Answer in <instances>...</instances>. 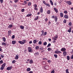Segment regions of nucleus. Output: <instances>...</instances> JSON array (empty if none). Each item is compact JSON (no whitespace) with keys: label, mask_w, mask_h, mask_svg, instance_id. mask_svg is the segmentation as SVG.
Returning <instances> with one entry per match:
<instances>
[{"label":"nucleus","mask_w":73,"mask_h":73,"mask_svg":"<svg viewBox=\"0 0 73 73\" xmlns=\"http://www.w3.org/2000/svg\"><path fill=\"white\" fill-rule=\"evenodd\" d=\"M60 50L62 51V52H65L66 50V49L65 48L63 47Z\"/></svg>","instance_id":"obj_6"},{"label":"nucleus","mask_w":73,"mask_h":73,"mask_svg":"<svg viewBox=\"0 0 73 73\" xmlns=\"http://www.w3.org/2000/svg\"><path fill=\"white\" fill-rule=\"evenodd\" d=\"M40 12L41 13H42V12H43V8H42V7H40Z\"/></svg>","instance_id":"obj_10"},{"label":"nucleus","mask_w":73,"mask_h":73,"mask_svg":"<svg viewBox=\"0 0 73 73\" xmlns=\"http://www.w3.org/2000/svg\"><path fill=\"white\" fill-rule=\"evenodd\" d=\"M6 65V64L4 63V64H3L2 65H1V66H2V67H3L4 68L5 67Z\"/></svg>","instance_id":"obj_28"},{"label":"nucleus","mask_w":73,"mask_h":73,"mask_svg":"<svg viewBox=\"0 0 73 73\" xmlns=\"http://www.w3.org/2000/svg\"><path fill=\"white\" fill-rule=\"evenodd\" d=\"M3 63V60H1L0 61V64H2Z\"/></svg>","instance_id":"obj_44"},{"label":"nucleus","mask_w":73,"mask_h":73,"mask_svg":"<svg viewBox=\"0 0 73 73\" xmlns=\"http://www.w3.org/2000/svg\"><path fill=\"white\" fill-rule=\"evenodd\" d=\"M47 34V32H44V33L43 35V36H45V35H46Z\"/></svg>","instance_id":"obj_49"},{"label":"nucleus","mask_w":73,"mask_h":73,"mask_svg":"<svg viewBox=\"0 0 73 73\" xmlns=\"http://www.w3.org/2000/svg\"><path fill=\"white\" fill-rule=\"evenodd\" d=\"M27 3L28 6H31L32 5V2H29Z\"/></svg>","instance_id":"obj_16"},{"label":"nucleus","mask_w":73,"mask_h":73,"mask_svg":"<svg viewBox=\"0 0 73 73\" xmlns=\"http://www.w3.org/2000/svg\"><path fill=\"white\" fill-rule=\"evenodd\" d=\"M47 49L48 51H50V50H52V48H48Z\"/></svg>","instance_id":"obj_37"},{"label":"nucleus","mask_w":73,"mask_h":73,"mask_svg":"<svg viewBox=\"0 0 73 73\" xmlns=\"http://www.w3.org/2000/svg\"><path fill=\"white\" fill-rule=\"evenodd\" d=\"M51 19H54L55 17V15H52L51 16Z\"/></svg>","instance_id":"obj_36"},{"label":"nucleus","mask_w":73,"mask_h":73,"mask_svg":"<svg viewBox=\"0 0 73 73\" xmlns=\"http://www.w3.org/2000/svg\"><path fill=\"white\" fill-rule=\"evenodd\" d=\"M54 10L55 11L56 13H58V10L56 8H54Z\"/></svg>","instance_id":"obj_15"},{"label":"nucleus","mask_w":73,"mask_h":73,"mask_svg":"<svg viewBox=\"0 0 73 73\" xmlns=\"http://www.w3.org/2000/svg\"><path fill=\"white\" fill-rule=\"evenodd\" d=\"M50 2L51 3V5H53V2L52 0H50Z\"/></svg>","instance_id":"obj_25"},{"label":"nucleus","mask_w":73,"mask_h":73,"mask_svg":"<svg viewBox=\"0 0 73 73\" xmlns=\"http://www.w3.org/2000/svg\"><path fill=\"white\" fill-rule=\"evenodd\" d=\"M64 17L65 19H68V18H69V17L68 16V15L65 14L64 15Z\"/></svg>","instance_id":"obj_14"},{"label":"nucleus","mask_w":73,"mask_h":73,"mask_svg":"<svg viewBox=\"0 0 73 73\" xmlns=\"http://www.w3.org/2000/svg\"><path fill=\"white\" fill-rule=\"evenodd\" d=\"M42 44V42H41V41H40L39 42H38V44Z\"/></svg>","instance_id":"obj_57"},{"label":"nucleus","mask_w":73,"mask_h":73,"mask_svg":"<svg viewBox=\"0 0 73 73\" xmlns=\"http://www.w3.org/2000/svg\"><path fill=\"white\" fill-rule=\"evenodd\" d=\"M38 54H39V53L38 52L35 53L34 54V55L35 56H37Z\"/></svg>","instance_id":"obj_17"},{"label":"nucleus","mask_w":73,"mask_h":73,"mask_svg":"<svg viewBox=\"0 0 73 73\" xmlns=\"http://www.w3.org/2000/svg\"><path fill=\"white\" fill-rule=\"evenodd\" d=\"M12 33V31L10 30L8 31V35L10 36L11 34Z\"/></svg>","instance_id":"obj_11"},{"label":"nucleus","mask_w":73,"mask_h":73,"mask_svg":"<svg viewBox=\"0 0 73 73\" xmlns=\"http://www.w3.org/2000/svg\"><path fill=\"white\" fill-rule=\"evenodd\" d=\"M16 62V60H14L12 61V63L13 64H15Z\"/></svg>","instance_id":"obj_42"},{"label":"nucleus","mask_w":73,"mask_h":73,"mask_svg":"<svg viewBox=\"0 0 73 73\" xmlns=\"http://www.w3.org/2000/svg\"><path fill=\"white\" fill-rule=\"evenodd\" d=\"M43 3H44V4L45 5H46V2H45V1H43Z\"/></svg>","instance_id":"obj_51"},{"label":"nucleus","mask_w":73,"mask_h":73,"mask_svg":"<svg viewBox=\"0 0 73 73\" xmlns=\"http://www.w3.org/2000/svg\"><path fill=\"white\" fill-rule=\"evenodd\" d=\"M3 42H5V41H6V38H5V37H3Z\"/></svg>","instance_id":"obj_19"},{"label":"nucleus","mask_w":73,"mask_h":73,"mask_svg":"<svg viewBox=\"0 0 73 73\" xmlns=\"http://www.w3.org/2000/svg\"><path fill=\"white\" fill-rule=\"evenodd\" d=\"M53 40H57V39L54 36L52 37Z\"/></svg>","instance_id":"obj_41"},{"label":"nucleus","mask_w":73,"mask_h":73,"mask_svg":"<svg viewBox=\"0 0 73 73\" xmlns=\"http://www.w3.org/2000/svg\"><path fill=\"white\" fill-rule=\"evenodd\" d=\"M21 12H24V11H25V9H21Z\"/></svg>","instance_id":"obj_52"},{"label":"nucleus","mask_w":73,"mask_h":73,"mask_svg":"<svg viewBox=\"0 0 73 73\" xmlns=\"http://www.w3.org/2000/svg\"><path fill=\"white\" fill-rule=\"evenodd\" d=\"M66 3H67L68 5H72V2L70 1H65Z\"/></svg>","instance_id":"obj_4"},{"label":"nucleus","mask_w":73,"mask_h":73,"mask_svg":"<svg viewBox=\"0 0 73 73\" xmlns=\"http://www.w3.org/2000/svg\"><path fill=\"white\" fill-rule=\"evenodd\" d=\"M69 69H67L66 70V73H69Z\"/></svg>","instance_id":"obj_32"},{"label":"nucleus","mask_w":73,"mask_h":73,"mask_svg":"<svg viewBox=\"0 0 73 73\" xmlns=\"http://www.w3.org/2000/svg\"><path fill=\"white\" fill-rule=\"evenodd\" d=\"M54 37H55V38L57 39V38L58 37V35H56L55 36H54Z\"/></svg>","instance_id":"obj_48"},{"label":"nucleus","mask_w":73,"mask_h":73,"mask_svg":"<svg viewBox=\"0 0 73 73\" xmlns=\"http://www.w3.org/2000/svg\"><path fill=\"white\" fill-rule=\"evenodd\" d=\"M2 45H7V44H6V43H5L4 42H3L2 43Z\"/></svg>","instance_id":"obj_31"},{"label":"nucleus","mask_w":73,"mask_h":73,"mask_svg":"<svg viewBox=\"0 0 73 73\" xmlns=\"http://www.w3.org/2000/svg\"><path fill=\"white\" fill-rule=\"evenodd\" d=\"M35 48L36 49H39V46H37L35 47Z\"/></svg>","instance_id":"obj_39"},{"label":"nucleus","mask_w":73,"mask_h":73,"mask_svg":"<svg viewBox=\"0 0 73 73\" xmlns=\"http://www.w3.org/2000/svg\"><path fill=\"white\" fill-rule=\"evenodd\" d=\"M24 4H28V3H27V2L25 1H24Z\"/></svg>","instance_id":"obj_47"},{"label":"nucleus","mask_w":73,"mask_h":73,"mask_svg":"<svg viewBox=\"0 0 73 73\" xmlns=\"http://www.w3.org/2000/svg\"><path fill=\"white\" fill-rule=\"evenodd\" d=\"M51 73H54V70H53L51 71Z\"/></svg>","instance_id":"obj_56"},{"label":"nucleus","mask_w":73,"mask_h":73,"mask_svg":"<svg viewBox=\"0 0 73 73\" xmlns=\"http://www.w3.org/2000/svg\"><path fill=\"white\" fill-rule=\"evenodd\" d=\"M4 67H3L1 66V67L0 68V69H1V70H3V69H4Z\"/></svg>","instance_id":"obj_45"},{"label":"nucleus","mask_w":73,"mask_h":73,"mask_svg":"<svg viewBox=\"0 0 73 73\" xmlns=\"http://www.w3.org/2000/svg\"><path fill=\"white\" fill-rule=\"evenodd\" d=\"M50 11L49 10H48L47 11V14H50Z\"/></svg>","instance_id":"obj_27"},{"label":"nucleus","mask_w":73,"mask_h":73,"mask_svg":"<svg viewBox=\"0 0 73 73\" xmlns=\"http://www.w3.org/2000/svg\"><path fill=\"white\" fill-rule=\"evenodd\" d=\"M19 55H16L15 57V59L17 60V59H19Z\"/></svg>","instance_id":"obj_13"},{"label":"nucleus","mask_w":73,"mask_h":73,"mask_svg":"<svg viewBox=\"0 0 73 73\" xmlns=\"http://www.w3.org/2000/svg\"><path fill=\"white\" fill-rule=\"evenodd\" d=\"M44 20L45 21H48V19L47 17H46V18Z\"/></svg>","instance_id":"obj_55"},{"label":"nucleus","mask_w":73,"mask_h":73,"mask_svg":"<svg viewBox=\"0 0 73 73\" xmlns=\"http://www.w3.org/2000/svg\"><path fill=\"white\" fill-rule=\"evenodd\" d=\"M67 54V53H66V51H64L63 52V56L65 57L66 56Z\"/></svg>","instance_id":"obj_9"},{"label":"nucleus","mask_w":73,"mask_h":73,"mask_svg":"<svg viewBox=\"0 0 73 73\" xmlns=\"http://www.w3.org/2000/svg\"><path fill=\"white\" fill-rule=\"evenodd\" d=\"M32 14H29L27 15L26 17H30L32 16Z\"/></svg>","instance_id":"obj_24"},{"label":"nucleus","mask_w":73,"mask_h":73,"mask_svg":"<svg viewBox=\"0 0 73 73\" xmlns=\"http://www.w3.org/2000/svg\"><path fill=\"white\" fill-rule=\"evenodd\" d=\"M0 2L2 4L3 2V0H0Z\"/></svg>","instance_id":"obj_60"},{"label":"nucleus","mask_w":73,"mask_h":73,"mask_svg":"<svg viewBox=\"0 0 73 73\" xmlns=\"http://www.w3.org/2000/svg\"><path fill=\"white\" fill-rule=\"evenodd\" d=\"M20 28L22 29H24V27L22 25H21L20 26Z\"/></svg>","instance_id":"obj_26"},{"label":"nucleus","mask_w":73,"mask_h":73,"mask_svg":"<svg viewBox=\"0 0 73 73\" xmlns=\"http://www.w3.org/2000/svg\"><path fill=\"white\" fill-rule=\"evenodd\" d=\"M12 27H13L12 25H10L8 26V27L9 28H11Z\"/></svg>","instance_id":"obj_18"},{"label":"nucleus","mask_w":73,"mask_h":73,"mask_svg":"<svg viewBox=\"0 0 73 73\" xmlns=\"http://www.w3.org/2000/svg\"><path fill=\"white\" fill-rule=\"evenodd\" d=\"M54 20L55 21V22H57V20H58V18H57V16H55V17L54 18Z\"/></svg>","instance_id":"obj_7"},{"label":"nucleus","mask_w":73,"mask_h":73,"mask_svg":"<svg viewBox=\"0 0 73 73\" xmlns=\"http://www.w3.org/2000/svg\"><path fill=\"white\" fill-rule=\"evenodd\" d=\"M70 59H73V54H72L70 58Z\"/></svg>","instance_id":"obj_61"},{"label":"nucleus","mask_w":73,"mask_h":73,"mask_svg":"<svg viewBox=\"0 0 73 73\" xmlns=\"http://www.w3.org/2000/svg\"><path fill=\"white\" fill-rule=\"evenodd\" d=\"M41 32H42V34L41 35V36H43L44 34V31L42 30L41 31Z\"/></svg>","instance_id":"obj_22"},{"label":"nucleus","mask_w":73,"mask_h":73,"mask_svg":"<svg viewBox=\"0 0 73 73\" xmlns=\"http://www.w3.org/2000/svg\"><path fill=\"white\" fill-rule=\"evenodd\" d=\"M38 16H37L36 17V18L34 19V20L35 21V20H38Z\"/></svg>","instance_id":"obj_33"},{"label":"nucleus","mask_w":73,"mask_h":73,"mask_svg":"<svg viewBox=\"0 0 73 73\" xmlns=\"http://www.w3.org/2000/svg\"><path fill=\"white\" fill-rule=\"evenodd\" d=\"M34 9L35 10H36V11H38V9L37 8V5L36 4H35L34 5Z\"/></svg>","instance_id":"obj_5"},{"label":"nucleus","mask_w":73,"mask_h":73,"mask_svg":"<svg viewBox=\"0 0 73 73\" xmlns=\"http://www.w3.org/2000/svg\"><path fill=\"white\" fill-rule=\"evenodd\" d=\"M51 45V44H50V43H49L47 46V47H49V46H50Z\"/></svg>","instance_id":"obj_50"},{"label":"nucleus","mask_w":73,"mask_h":73,"mask_svg":"<svg viewBox=\"0 0 73 73\" xmlns=\"http://www.w3.org/2000/svg\"><path fill=\"white\" fill-rule=\"evenodd\" d=\"M67 60H70V57L69 56H67Z\"/></svg>","instance_id":"obj_30"},{"label":"nucleus","mask_w":73,"mask_h":73,"mask_svg":"<svg viewBox=\"0 0 73 73\" xmlns=\"http://www.w3.org/2000/svg\"><path fill=\"white\" fill-rule=\"evenodd\" d=\"M60 16L61 17H64V13L62 12L60 13Z\"/></svg>","instance_id":"obj_12"},{"label":"nucleus","mask_w":73,"mask_h":73,"mask_svg":"<svg viewBox=\"0 0 73 73\" xmlns=\"http://www.w3.org/2000/svg\"><path fill=\"white\" fill-rule=\"evenodd\" d=\"M16 42V40H13L12 41V43L13 44H15Z\"/></svg>","instance_id":"obj_20"},{"label":"nucleus","mask_w":73,"mask_h":73,"mask_svg":"<svg viewBox=\"0 0 73 73\" xmlns=\"http://www.w3.org/2000/svg\"><path fill=\"white\" fill-rule=\"evenodd\" d=\"M1 58H4V56H3V55L2 54H1Z\"/></svg>","instance_id":"obj_58"},{"label":"nucleus","mask_w":73,"mask_h":73,"mask_svg":"<svg viewBox=\"0 0 73 73\" xmlns=\"http://www.w3.org/2000/svg\"><path fill=\"white\" fill-rule=\"evenodd\" d=\"M30 64H33V60H30Z\"/></svg>","instance_id":"obj_29"},{"label":"nucleus","mask_w":73,"mask_h":73,"mask_svg":"<svg viewBox=\"0 0 73 73\" xmlns=\"http://www.w3.org/2000/svg\"><path fill=\"white\" fill-rule=\"evenodd\" d=\"M18 42L21 45H23V44H24L25 43H26L27 40L25 39H23L22 40V41H19Z\"/></svg>","instance_id":"obj_1"},{"label":"nucleus","mask_w":73,"mask_h":73,"mask_svg":"<svg viewBox=\"0 0 73 73\" xmlns=\"http://www.w3.org/2000/svg\"><path fill=\"white\" fill-rule=\"evenodd\" d=\"M51 24V22H50V21H49L48 23V25H49V24Z\"/></svg>","instance_id":"obj_63"},{"label":"nucleus","mask_w":73,"mask_h":73,"mask_svg":"<svg viewBox=\"0 0 73 73\" xmlns=\"http://www.w3.org/2000/svg\"><path fill=\"white\" fill-rule=\"evenodd\" d=\"M29 52L30 53H32L33 52V50L32 49V48L31 47H29L27 48Z\"/></svg>","instance_id":"obj_2"},{"label":"nucleus","mask_w":73,"mask_h":73,"mask_svg":"<svg viewBox=\"0 0 73 73\" xmlns=\"http://www.w3.org/2000/svg\"><path fill=\"white\" fill-rule=\"evenodd\" d=\"M15 35H13L12 37V39H14V38H15Z\"/></svg>","instance_id":"obj_53"},{"label":"nucleus","mask_w":73,"mask_h":73,"mask_svg":"<svg viewBox=\"0 0 73 73\" xmlns=\"http://www.w3.org/2000/svg\"><path fill=\"white\" fill-rule=\"evenodd\" d=\"M18 1H19V0H15L14 2L15 3H17Z\"/></svg>","instance_id":"obj_59"},{"label":"nucleus","mask_w":73,"mask_h":73,"mask_svg":"<svg viewBox=\"0 0 73 73\" xmlns=\"http://www.w3.org/2000/svg\"><path fill=\"white\" fill-rule=\"evenodd\" d=\"M54 56L55 57V58H56L57 57V55L56 54H54Z\"/></svg>","instance_id":"obj_38"},{"label":"nucleus","mask_w":73,"mask_h":73,"mask_svg":"<svg viewBox=\"0 0 73 73\" xmlns=\"http://www.w3.org/2000/svg\"><path fill=\"white\" fill-rule=\"evenodd\" d=\"M12 68V66L8 67L7 68V70H11Z\"/></svg>","instance_id":"obj_8"},{"label":"nucleus","mask_w":73,"mask_h":73,"mask_svg":"<svg viewBox=\"0 0 73 73\" xmlns=\"http://www.w3.org/2000/svg\"><path fill=\"white\" fill-rule=\"evenodd\" d=\"M71 28L70 27L68 31V32H69V33H70V32H71Z\"/></svg>","instance_id":"obj_34"},{"label":"nucleus","mask_w":73,"mask_h":73,"mask_svg":"<svg viewBox=\"0 0 73 73\" xmlns=\"http://www.w3.org/2000/svg\"><path fill=\"white\" fill-rule=\"evenodd\" d=\"M9 20H12V18L11 17H9Z\"/></svg>","instance_id":"obj_62"},{"label":"nucleus","mask_w":73,"mask_h":73,"mask_svg":"<svg viewBox=\"0 0 73 73\" xmlns=\"http://www.w3.org/2000/svg\"><path fill=\"white\" fill-rule=\"evenodd\" d=\"M63 23H66V19H64L63 21Z\"/></svg>","instance_id":"obj_43"},{"label":"nucleus","mask_w":73,"mask_h":73,"mask_svg":"<svg viewBox=\"0 0 73 73\" xmlns=\"http://www.w3.org/2000/svg\"><path fill=\"white\" fill-rule=\"evenodd\" d=\"M45 5H46V6H47L48 7H50V5H49V4L48 3H47V4L46 3V4Z\"/></svg>","instance_id":"obj_35"},{"label":"nucleus","mask_w":73,"mask_h":73,"mask_svg":"<svg viewBox=\"0 0 73 73\" xmlns=\"http://www.w3.org/2000/svg\"><path fill=\"white\" fill-rule=\"evenodd\" d=\"M31 68H28L26 70L27 71V72H29V71H31Z\"/></svg>","instance_id":"obj_21"},{"label":"nucleus","mask_w":73,"mask_h":73,"mask_svg":"<svg viewBox=\"0 0 73 73\" xmlns=\"http://www.w3.org/2000/svg\"><path fill=\"white\" fill-rule=\"evenodd\" d=\"M44 45H47V42H44L43 43Z\"/></svg>","instance_id":"obj_40"},{"label":"nucleus","mask_w":73,"mask_h":73,"mask_svg":"<svg viewBox=\"0 0 73 73\" xmlns=\"http://www.w3.org/2000/svg\"><path fill=\"white\" fill-rule=\"evenodd\" d=\"M54 53L55 54H59V53H61V52L58 51V49H57L55 51Z\"/></svg>","instance_id":"obj_3"},{"label":"nucleus","mask_w":73,"mask_h":73,"mask_svg":"<svg viewBox=\"0 0 73 73\" xmlns=\"http://www.w3.org/2000/svg\"><path fill=\"white\" fill-rule=\"evenodd\" d=\"M33 43L34 44H36V43H37V40L36 39H35L33 41Z\"/></svg>","instance_id":"obj_23"},{"label":"nucleus","mask_w":73,"mask_h":73,"mask_svg":"<svg viewBox=\"0 0 73 73\" xmlns=\"http://www.w3.org/2000/svg\"><path fill=\"white\" fill-rule=\"evenodd\" d=\"M68 25H70V26H71V25H72V23H68Z\"/></svg>","instance_id":"obj_54"},{"label":"nucleus","mask_w":73,"mask_h":73,"mask_svg":"<svg viewBox=\"0 0 73 73\" xmlns=\"http://www.w3.org/2000/svg\"><path fill=\"white\" fill-rule=\"evenodd\" d=\"M64 13H65V14H67L68 13V11H64Z\"/></svg>","instance_id":"obj_46"},{"label":"nucleus","mask_w":73,"mask_h":73,"mask_svg":"<svg viewBox=\"0 0 73 73\" xmlns=\"http://www.w3.org/2000/svg\"><path fill=\"white\" fill-rule=\"evenodd\" d=\"M33 71H31L29 72L28 73H33Z\"/></svg>","instance_id":"obj_64"}]
</instances>
